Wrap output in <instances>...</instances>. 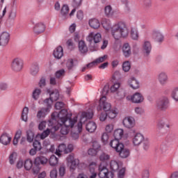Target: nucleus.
Segmentation results:
<instances>
[{
    "label": "nucleus",
    "mask_w": 178,
    "mask_h": 178,
    "mask_svg": "<svg viewBox=\"0 0 178 178\" xmlns=\"http://www.w3.org/2000/svg\"><path fill=\"white\" fill-rule=\"evenodd\" d=\"M57 122V125H53V127H61L60 133L63 136H66L69 133V129L74 127V124L77 122V117L73 119L67 118V110L63 109L60 113L54 112L51 114V120L49 122V124Z\"/></svg>",
    "instance_id": "1"
},
{
    "label": "nucleus",
    "mask_w": 178,
    "mask_h": 178,
    "mask_svg": "<svg viewBox=\"0 0 178 178\" xmlns=\"http://www.w3.org/2000/svg\"><path fill=\"white\" fill-rule=\"evenodd\" d=\"M112 37L115 40H120L122 37L123 38L129 35V29L126 26V24L123 22H119L115 24L111 29Z\"/></svg>",
    "instance_id": "2"
},
{
    "label": "nucleus",
    "mask_w": 178,
    "mask_h": 178,
    "mask_svg": "<svg viewBox=\"0 0 178 178\" xmlns=\"http://www.w3.org/2000/svg\"><path fill=\"white\" fill-rule=\"evenodd\" d=\"M92 116H94L92 111L83 112L81 114L79 122L77 124V126L74 127L75 130H77V132L74 134L75 138H79V133H81V130H83V123L87 122L88 119H92Z\"/></svg>",
    "instance_id": "3"
},
{
    "label": "nucleus",
    "mask_w": 178,
    "mask_h": 178,
    "mask_svg": "<svg viewBox=\"0 0 178 178\" xmlns=\"http://www.w3.org/2000/svg\"><path fill=\"white\" fill-rule=\"evenodd\" d=\"M74 145L73 144H68L67 146L63 143L59 145L56 150V154L60 156L61 154H70L73 152Z\"/></svg>",
    "instance_id": "4"
},
{
    "label": "nucleus",
    "mask_w": 178,
    "mask_h": 178,
    "mask_svg": "<svg viewBox=\"0 0 178 178\" xmlns=\"http://www.w3.org/2000/svg\"><path fill=\"white\" fill-rule=\"evenodd\" d=\"M24 63L23 60L19 58H14L10 65L11 70L13 72L15 73H19V72H22L23 70Z\"/></svg>",
    "instance_id": "5"
},
{
    "label": "nucleus",
    "mask_w": 178,
    "mask_h": 178,
    "mask_svg": "<svg viewBox=\"0 0 178 178\" xmlns=\"http://www.w3.org/2000/svg\"><path fill=\"white\" fill-rule=\"evenodd\" d=\"M156 108L159 111H166L169 108V99L163 97L157 100L156 102Z\"/></svg>",
    "instance_id": "6"
},
{
    "label": "nucleus",
    "mask_w": 178,
    "mask_h": 178,
    "mask_svg": "<svg viewBox=\"0 0 178 178\" xmlns=\"http://www.w3.org/2000/svg\"><path fill=\"white\" fill-rule=\"evenodd\" d=\"M59 99V91L58 90H54L50 93V98H47L44 100V104L47 106H52L54 101H58Z\"/></svg>",
    "instance_id": "7"
},
{
    "label": "nucleus",
    "mask_w": 178,
    "mask_h": 178,
    "mask_svg": "<svg viewBox=\"0 0 178 178\" xmlns=\"http://www.w3.org/2000/svg\"><path fill=\"white\" fill-rule=\"evenodd\" d=\"M127 99L133 104H141L144 102V96L140 92H135L132 95H129Z\"/></svg>",
    "instance_id": "8"
},
{
    "label": "nucleus",
    "mask_w": 178,
    "mask_h": 178,
    "mask_svg": "<svg viewBox=\"0 0 178 178\" xmlns=\"http://www.w3.org/2000/svg\"><path fill=\"white\" fill-rule=\"evenodd\" d=\"M67 163L71 171L76 170L77 166L79 165V159H74V156L69 155L67 157Z\"/></svg>",
    "instance_id": "9"
},
{
    "label": "nucleus",
    "mask_w": 178,
    "mask_h": 178,
    "mask_svg": "<svg viewBox=\"0 0 178 178\" xmlns=\"http://www.w3.org/2000/svg\"><path fill=\"white\" fill-rule=\"evenodd\" d=\"M101 40H102V35H101V33H95L94 32H91L86 37V40L88 41V42H92V41H94L95 44L101 42Z\"/></svg>",
    "instance_id": "10"
},
{
    "label": "nucleus",
    "mask_w": 178,
    "mask_h": 178,
    "mask_svg": "<svg viewBox=\"0 0 178 178\" xmlns=\"http://www.w3.org/2000/svg\"><path fill=\"white\" fill-rule=\"evenodd\" d=\"M10 40V34L8 32H3L0 35V47L5 48Z\"/></svg>",
    "instance_id": "11"
},
{
    "label": "nucleus",
    "mask_w": 178,
    "mask_h": 178,
    "mask_svg": "<svg viewBox=\"0 0 178 178\" xmlns=\"http://www.w3.org/2000/svg\"><path fill=\"white\" fill-rule=\"evenodd\" d=\"M122 124L127 129H133L136 126V120L131 116L125 117L123 119Z\"/></svg>",
    "instance_id": "12"
},
{
    "label": "nucleus",
    "mask_w": 178,
    "mask_h": 178,
    "mask_svg": "<svg viewBox=\"0 0 178 178\" xmlns=\"http://www.w3.org/2000/svg\"><path fill=\"white\" fill-rule=\"evenodd\" d=\"M157 80L160 86H166L169 81V76L168 73L161 72L157 75Z\"/></svg>",
    "instance_id": "13"
},
{
    "label": "nucleus",
    "mask_w": 178,
    "mask_h": 178,
    "mask_svg": "<svg viewBox=\"0 0 178 178\" xmlns=\"http://www.w3.org/2000/svg\"><path fill=\"white\" fill-rule=\"evenodd\" d=\"M152 51V44L151 42L148 40H145L142 44V52L145 56H149Z\"/></svg>",
    "instance_id": "14"
},
{
    "label": "nucleus",
    "mask_w": 178,
    "mask_h": 178,
    "mask_svg": "<svg viewBox=\"0 0 178 178\" xmlns=\"http://www.w3.org/2000/svg\"><path fill=\"white\" fill-rule=\"evenodd\" d=\"M109 175H112V172L110 173L106 166L102 165V163H100L99 166V177L109 178Z\"/></svg>",
    "instance_id": "15"
},
{
    "label": "nucleus",
    "mask_w": 178,
    "mask_h": 178,
    "mask_svg": "<svg viewBox=\"0 0 178 178\" xmlns=\"http://www.w3.org/2000/svg\"><path fill=\"white\" fill-rule=\"evenodd\" d=\"M99 106L100 108H102L105 112H108L111 111V108H112V106L106 102V97L103 96L100 98L99 100Z\"/></svg>",
    "instance_id": "16"
},
{
    "label": "nucleus",
    "mask_w": 178,
    "mask_h": 178,
    "mask_svg": "<svg viewBox=\"0 0 178 178\" xmlns=\"http://www.w3.org/2000/svg\"><path fill=\"white\" fill-rule=\"evenodd\" d=\"M128 86L132 88V90H138V88H140V81L135 77H131L128 79Z\"/></svg>",
    "instance_id": "17"
},
{
    "label": "nucleus",
    "mask_w": 178,
    "mask_h": 178,
    "mask_svg": "<svg viewBox=\"0 0 178 178\" xmlns=\"http://www.w3.org/2000/svg\"><path fill=\"white\" fill-rule=\"evenodd\" d=\"M58 127H52L51 129H47L46 131H43L41 134H38V137H40L41 140H44L47 138V136H49V134L51 133V134H54L55 131H58Z\"/></svg>",
    "instance_id": "18"
},
{
    "label": "nucleus",
    "mask_w": 178,
    "mask_h": 178,
    "mask_svg": "<svg viewBox=\"0 0 178 178\" xmlns=\"http://www.w3.org/2000/svg\"><path fill=\"white\" fill-rule=\"evenodd\" d=\"M49 109H51V106H47V108H42L38 111L36 117L38 119H44L48 113H49Z\"/></svg>",
    "instance_id": "19"
},
{
    "label": "nucleus",
    "mask_w": 178,
    "mask_h": 178,
    "mask_svg": "<svg viewBox=\"0 0 178 178\" xmlns=\"http://www.w3.org/2000/svg\"><path fill=\"white\" fill-rule=\"evenodd\" d=\"M12 141V137L9 136L7 133H3L0 136V143L3 145H9L10 144V142Z\"/></svg>",
    "instance_id": "20"
},
{
    "label": "nucleus",
    "mask_w": 178,
    "mask_h": 178,
    "mask_svg": "<svg viewBox=\"0 0 178 178\" xmlns=\"http://www.w3.org/2000/svg\"><path fill=\"white\" fill-rule=\"evenodd\" d=\"M120 158H129L130 156V149L125 148L124 145H122V148L117 151Z\"/></svg>",
    "instance_id": "21"
},
{
    "label": "nucleus",
    "mask_w": 178,
    "mask_h": 178,
    "mask_svg": "<svg viewBox=\"0 0 178 178\" xmlns=\"http://www.w3.org/2000/svg\"><path fill=\"white\" fill-rule=\"evenodd\" d=\"M97 163L92 162L89 164V178H96L97 177Z\"/></svg>",
    "instance_id": "22"
},
{
    "label": "nucleus",
    "mask_w": 178,
    "mask_h": 178,
    "mask_svg": "<svg viewBox=\"0 0 178 178\" xmlns=\"http://www.w3.org/2000/svg\"><path fill=\"white\" fill-rule=\"evenodd\" d=\"M165 126L167 127V129L170 128V124H169V120H168V118H161L158 120V122H157L158 129H163Z\"/></svg>",
    "instance_id": "23"
},
{
    "label": "nucleus",
    "mask_w": 178,
    "mask_h": 178,
    "mask_svg": "<svg viewBox=\"0 0 178 178\" xmlns=\"http://www.w3.org/2000/svg\"><path fill=\"white\" fill-rule=\"evenodd\" d=\"M143 141H144V136L140 133L136 134L132 139L134 145L136 146L140 145Z\"/></svg>",
    "instance_id": "24"
},
{
    "label": "nucleus",
    "mask_w": 178,
    "mask_h": 178,
    "mask_svg": "<svg viewBox=\"0 0 178 178\" xmlns=\"http://www.w3.org/2000/svg\"><path fill=\"white\" fill-rule=\"evenodd\" d=\"M78 49L81 55H86L88 52V47L86 44V42L81 40L79 42Z\"/></svg>",
    "instance_id": "25"
},
{
    "label": "nucleus",
    "mask_w": 178,
    "mask_h": 178,
    "mask_svg": "<svg viewBox=\"0 0 178 178\" xmlns=\"http://www.w3.org/2000/svg\"><path fill=\"white\" fill-rule=\"evenodd\" d=\"M110 145L113 149H115V151H116V152L120 149H122V147H123L122 143L119 142V139L115 138L111 141Z\"/></svg>",
    "instance_id": "26"
},
{
    "label": "nucleus",
    "mask_w": 178,
    "mask_h": 178,
    "mask_svg": "<svg viewBox=\"0 0 178 178\" xmlns=\"http://www.w3.org/2000/svg\"><path fill=\"white\" fill-rule=\"evenodd\" d=\"M45 31V25L43 23L37 24L33 28V33L35 34H41Z\"/></svg>",
    "instance_id": "27"
},
{
    "label": "nucleus",
    "mask_w": 178,
    "mask_h": 178,
    "mask_svg": "<svg viewBox=\"0 0 178 178\" xmlns=\"http://www.w3.org/2000/svg\"><path fill=\"white\" fill-rule=\"evenodd\" d=\"M122 51L124 56L126 58H129L131 55V47H130L129 43H125L122 46Z\"/></svg>",
    "instance_id": "28"
},
{
    "label": "nucleus",
    "mask_w": 178,
    "mask_h": 178,
    "mask_svg": "<svg viewBox=\"0 0 178 178\" xmlns=\"http://www.w3.org/2000/svg\"><path fill=\"white\" fill-rule=\"evenodd\" d=\"M89 26L92 29H94L95 30H97V29H99L101 26V23L99 22V20L96 18H92L89 19Z\"/></svg>",
    "instance_id": "29"
},
{
    "label": "nucleus",
    "mask_w": 178,
    "mask_h": 178,
    "mask_svg": "<svg viewBox=\"0 0 178 178\" xmlns=\"http://www.w3.org/2000/svg\"><path fill=\"white\" fill-rule=\"evenodd\" d=\"M53 55L56 59H60V58L63 56V48L62 46H58L56 48L54 51Z\"/></svg>",
    "instance_id": "30"
},
{
    "label": "nucleus",
    "mask_w": 178,
    "mask_h": 178,
    "mask_svg": "<svg viewBox=\"0 0 178 178\" xmlns=\"http://www.w3.org/2000/svg\"><path fill=\"white\" fill-rule=\"evenodd\" d=\"M38 72H40V65L38 63H35L32 64L30 68V74H31V76H37Z\"/></svg>",
    "instance_id": "31"
},
{
    "label": "nucleus",
    "mask_w": 178,
    "mask_h": 178,
    "mask_svg": "<svg viewBox=\"0 0 178 178\" xmlns=\"http://www.w3.org/2000/svg\"><path fill=\"white\" fill-rule=\"evenodd\" d=\"M110 169L113 172H116L120 168V162L116 160H111L109 163Z\"/></svg>",
    "instance_id": "32"
},
{
    "label": "nucleus",
    "mask_w": 178,
    "mask_h": 178,
    "mask_svg": "<svg viewBox=\"0 0 178 178\" xmlns=\"http://www.w3.org/2000/svg\"><path fill=\"white\" fill-rule=\"evenodd\" d=\"M105 15L108 17H116V15H118V13L116 11L112 10V6H106L105 7Z\"/></svg>",
    "instance_id": "33"
},
{
    "label": "nucleus",
    "mask_w": 178,
    "mask_h": 178,
    "mask_svg": "<svg viewBox=\"0 0 178 178\" xmlns=\"http://www.w3.org/2000/svg\"><path fill=\"white\" fill-rule=\"evenodd\" d=\"M130 35L131 40L134 41H138V38H140V35L138 34V30L136 28H131Z\"/></svg>",
    "instance_id": "34"
},
{
    "label": "nucleus",
    "mask_w": 178,
    "mask_h": 178,
    "mask_svg": "<svg viewBox=\"0 0 178 178\" xmlns=\"http://www.w3.org/2000/svg\"><path fill=\"white\" fill-rule=\"evenodd\" d=\"M99 161L102 163H108V161L111 159V155L106 153H102L99 156Z\"/></svg>",
    "instance_id": "35"
},
{
    "label": "nucleus",
    "mask_w": 178,
    "mask_h": 178,
    "mask_svg": "<svg viewBox=\"0 0 178 178\" xmlns=\"http://www.w3.org/2000/svg\"><path fill=\"white\" fill-rule=\"evenodd\" d=\"M86 130L89 133H94L97 130V124L94 122H89L86 124Z\"/></svg>",
    "instance_id": "36"
},
{
    "label": "nucleus",
    "mask_w": 178,
    "mask_h": 178,
    "mask_svg": "<svg viewBox=\"0 0 178 178\" xmlns=\"http://www.w3.org/2000/svg\"><path fill=\"white\" fill-rule=\"evenodd\" d=\"M48 163V159L44 156L36 157L35 159V165H45Z\"/></svg>",
    "instance_id": "37"
},
{
    "label": "nucleus",
    "mask_w": 178,
    "mask_h": 178,
    "mask_svg": "<svg viewBox=\"0 0 178 178\" xmlns=\"http://www.w3.org/2000/svg\"><path fill=\"white\" fill-rule=\"evenodd\" d=\"M153 38L156 42H163L164 39L163 35H162V33H161L160 32L156 31H154L153 33Z\"/></svg>",
    "instance_id": "38"
},
{
    "label": "nucleus",
    "mask_w": 178,
    "mask_h": 178,
    "mask_svg": "<svg viewBox=\"0 0 178 178\" xmlns=\"http://www.w3.org/2000/svg\"><path fill=\"white\" fill-rule=\"evenodd\" d=\"M123 136H124V131L122 129H118L114 131V137L116 140H122Z\"/></svg>",
    "instance_id": "39"
},
{
    "label": "nucleus",
    "mask_w": 178,
    "mask_h": 178,
    "mask_svg": "<svg viewBox=\"0 0 178 178\" xmlns=\"http://www.w3.org/2000/svg\"><path fill=\"white\" fill-rule=\"evenodd\" d=\"M17 158H19V156L17 155V153L16 152H13V153H11L9 156L10 165H15V163H16V161H17Z\"/></svg>",
    "instance_id": "40"
},
{
    "label": "nucleus",
    "mask_w": 178,
    "mask_h": 178,
    "mask_svg": "<svg viewBox=\"0 0 178 178\" xmlns=\"http://www.w3.org/2000/svg\"><path fill=\"white\" fill-rule=\"evenodd\" d=\"M24 168L26 170H31L33 168V161L31 159H28L24 161Z\"/></svg>",
    "instance_id": "41"
},
{
    "label": "nucleus",
    "mask_w": 178,
    "mask_h": 178,
    "mask_svg": "<svg viewBox=\"0 0 178 178\" xmlns=\"http://www.w3.org/2000/svg\"><path fill=\"white\" fill-rule=\"evenodd\" d=\"M40 95H41V89L36 88L33 90L32 93V97L35 101H37L40 98Z\"/></svg>",
    "instance_id": "42"
},
{
    "label": "nucleus",
    "mask_w": 178,
    "mask_h": 178,
    "mask_svg": "<svg viewBox=\"0 0 178 178\" xmlns=\"http://www.w3.org/2000/svg\"><path fill=\"white\" fill-rule=\"evenodd\" d=\"M29 115V107H24L22 111V120L24 122H27Z\"/></svg>",
    "instance_id": "43"
},
{
    "label": "nucleus",
    "mask_w": 178,
    "mask_h": 178,
    "mask_svg": "<svg viewBox=\"0 0 178 178\" xmlns=\"http://www.w3.org/2000/svg\"><path fill=\"white\" fill-rule=\"evenodd\" d=\"M120 83L116 82L111 86L110 90L111 91V92H118V91H119V89L120 88Z\"/></svg>",
    "instance_id": "44"
},
{
    "label": "nucleus",
    "mask_w": 178,
    "mask_h": 178,
    "mask_svg": "<svg viewBox=\"0 0 178 178\" xmlns=\"http://www.w3.org/2000/svg\"><path fill=\"white\" fill-rule=\"evenodd\" d=\"M26 136H27V141L29 143H33V140H34V132L31 129H29L26 131Z\"/></svg>",
    "instance_id": "45"
},
{
    "label": "nucleus",
    "mask_w": 178,
    "mask_h": 178,
    "mask_svg": "<svg viewBox=\"0 0 178 178\" xmlns=\"http://www.w3.org/2000/svg\"><path fill=\"white\" fill-rule=\"evenodd\" d=\"M107 112V116L109 119H115V118L118 116V111H116L115 109H111Z\"/></svg>",
    "instance_id": "46"
},
{
    "label": "nucleus",
    "mask_w": 178,
    "mask_h": 178,
    "mask_svg": "<svg viewBox=\"0 0 178 178\" xmlns=\"http://www.w3.org/2000/svg\"><path fill=\"white\" fill-rule=\"evenodd\" d=\"M102 24L106 31H109V29H111V21L108 19H104Z\"/></svg>",
    "instance_id": "47"
},
{
    "label": "nucleus",
    "mask_w": 178,
    "mask_h": 178,
    "mask_svg": "<svg viewBox=\"0 0 178 178\" xmlns=\"http://www.w3.org/2000/svg\"><path fill=\"white\" fill-rule=\"evenodd\" d=\"M58 158L55 155H52L49 159V164L51 166H56V165H58Z\"/></svg>",
    "instance_id": "48"
},
{
    "label": "nucleus",
    "mask_w": 178,
    "mask_h": 178,
    "mask_svg": "<svg viewBox=\"0 0 178 178\" xmlns=\"http://www.w3.org/2000/svg\"><path fill=\"white\" fill-rule=\"evenodd\" d=\"M23 166H24V161L22 158L18 159L15 163V168L17 169H22Z\"/></svg>",
    "instance_id": "49"
},
{
    "label": "nucleus",
    "mask_w": 178,
    "mask_h": 178,
    "mask_svg": "<svg viewBox=\"0 0 178 178\" xmlns=\"http://www.w3.org/2000/svg\"><path fill=\"white\" fill-rule=\"evenodd\" d=\"M107 59H108V55H104L95 60V63H96V65H99V63H102V62H105V60H106Z\"/></svg>",
    "instance_id": "50"
},
{
    "label": "nucleus",
    "mask_w": 178,
    "mask_h": 178,
    "mask_svg": "<svg viewBox=\"0 0 178 178\" xmlns=\"http://www.w3.org/2000/svg\"><path fill=\"white\" fill-rule=\"evenodd\" d=\"M58 173L61 177H63V176H65V175L66 174V166H65L64 164L60 165V168L58 169Z\"/></svg>",
    "instance_id": "51"
},
{
    "label": "nucleus",
    "mask_w": 178,
    "mask_h": 178,
    "mask_svg": "<svg viewBox=\"0 0 178 178\" xmlns=\"http://www.w3.org/2000/svg\"><path fill=\"white\" fill-rule=\"evenodd\" d=\"M171 97L176 102H178V88H175L171 93Z\"/></svg>",
    "instance_id": "52"
},
{
    "label": "nucleus",
    "mask_w": 178,
    "mask_h": 178,
    "mask_svg": "<svg viewBox=\"0 0 178 178\" xmlns=\"http://www.w3.org/2000/svg\"><path fill=\"white\" fill-rule=\"evenodd\" d=\"M74 66V63L73 62V59L69 58L66 63V67H67L68 70H72Z\"/></svg>",
    "instance_id": "53"
},
{
    "label": "nucleus",
    "mask_w": 178,
    "mask_h": 178,
    "mask_svg": "<svg viewBox=\"0 0 178 178\" xmlns=\"http://www.w3.org/2000/svg\"><path fill=\"white\" fill-rule=\"evenodd\" d=\"M130 62L129 61H125L122 64V70H124V72H129V70H130Z\"/></svg>",
    "instance_id": "54"
},
{
    "label": "nucleus",
    "mask_w": 178,
    "mask_h": 178,
    "mask_svg": "<svg viewBox=\"0 0 178 178\" xmlns=\"http://www.w3.org/2000/svg\"><path fill=\"white\" fill-rule=\"evenodd\" d=\"M67 13H69V6H67V5H63L61 8V15L66 16Z\"/></svg>",
    "instance_id": "55"
},
{
    "label": "nucleus",
    "mask_w": 178,
    "mask_h": 178,
    "mask_svg": "<svg viewBox=\"0 0 178 178\" xmlns=\"http://www.w3.org/2000/svg\"><path fill=\"white\" fill-rule=\"evenodd\" d=\"M33 147L38 151H41V143H40L38 140H35L33 142Z\"/></svg>",
    "instance_id": "56"
},
{
    "label": "nucleus",
    "mask_w": 178,
    "mask_h": 178,
    "mask_svg": "<svg viewBox=\"0 0 178 178\" xmlns=\"http://www.w3.org/2000/svg\"><path fill=\"white\" fill-rule=\"evenodd\" d=\"M92 148L98 152V151L101 149V145H99L98 141H94L92 143Z\"/></svg>",
    "instance_id": "57"
},
{
    "label": "nucleus",
    "mask_w": 178,
    "mask_h": 178,
    "mask_svg": "<svg viewBox=\"0 0 178 178\" xmlns=\"http://www.w3.org/2000/svg\"><path fill=\"white\" fill-rule=\"evenodd\" d=\"M113 124H107L105 128L106 133H112V131H113Z\"/></svg>",
    "instance_id": "58"
},
{
    "label": "nucleus",
    "mask_w": 178,
    "mask_h": 178,
    "mask_svg": "<svg viewBox=\"0 0 178 178\" xmlns=\"http://www.w3.org/2000/svg\"><path fill=\"white\" fill-rule=\"evenodd\" d=\"M39 87H40V88H43V87H45L46 84H47V80L45 79V78L42 77L39 81Z\"/></svg>",
    "instance_id": "59"
},
{
    "label": "nucleus",
    "mask_w": 178,
    "mask_h": 178,
    "mask_svg": "<svg viewBox=\"0 0 178 178\" xmlns=\"http://www.w3.org/2000/svg\"><path fill=\"white\" fill-rule=\"evenodd\" d=\"M63 76H65V70H60L56 72V77L57 79H60Z\"/></svg>",
    "instance_id": "60"
},
{
    "label": "nucleus",
    "mask_w": 178,
    "mask_h": 178,
    "mask_svg": "<svg viewBox=\"0 0 178 178\" xmlns=\"http://www.w3.org/2000/svg\"><path fill=\"white\" fill-rule=\"evenodd\" d=\"M8 17L9 19H10V20H15V19H16V10H11L9 13Z\"/></svg>",
    "instance_id": "61"
},
{
    "label": "nucleus",
    "mask_w": 178,
    "mask_h": 178,
    "mask_svg": "<svg viewBox=\"0 0 178 178\" xmlns=\"http://www.w3.org/2000/svg\"><path fill=\"white\" fill-rule=\"evenodd\" d=\"M124 173H126V168H122L118 172V178H124Z\"/></svg>",
    "instance_id": "62"
},
{
    "label": "nucleus",
    "mask_w": 178,
    "mask_h": 178,
    "mask_svg": "<svg viewBox=\"0 0 178 178\" xmlns=\"http://www.w3.org/2000/svg\"><path fill=\"white\" fill-rule=\"evenodd\" d=\"M88 154L90 156H95V155L98 154V152H97L94 148H90L88 150Z\"/></svg>",
    "instance_id": "63"
},
{
    "label": "nucleus",
    "mask_w": 178,
    "mask_h": 178,
    "mask_svg": "<svg viewBox=\"0 0 178 178\" xmlns=\"http://www.w3.org/2000/svg\"><path fill=\"white\" fill-rule=\"evenodd\" d=\"M82 0H73L72 6L79 8L81 5Z\"/></svg>",
    "instance_id": "64"
}]
</instances>
